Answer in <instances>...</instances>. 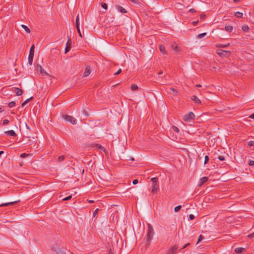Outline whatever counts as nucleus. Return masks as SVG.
<instances>
[{
    "mask_svg": "<svg viewBox=\"0 0 254 254\" xmlns=\"http://www.w3.org/2000/svg\"><path fill=\"white\" fill-rule=\"evenodd\" d=\"M154 235L153 229L150 224H148V232L147 234L146 245H149Z\"/></svg>",
    "mask_w": 254,
    "mask_h": 254,
    "instance_id": "obj_1",
    "label": "nucleus"
},
{
    "mask_svg": "<svg viewBox=\"0 0 254 254\" xmlns=\"http://www.w3.org/2000/svg\"><path fill=\"white\" fill-rule=\"evenodd\" d=\"M230 52L228 51L223 50L222 49H218L217 50V54L223 57H229V58H231L232 56L230 55Z\"/></svg>",
    "mask_w": 254,
    "mask_h": 254,
    "instance_id": "obj_2",
    "label": "nucleus"
},
{
    "mask_svg": "<svg viewBox=\"0 0 254 254\" xmlns=\"http://www.w3.org/2000/svg\"><path fill=\"white\" fill-rule=\"evenodd\" d=\"M63 118L66 121L70 123L73 125L76 124V120L72 116L66 115H63Z\"/></svg>",
    "mask_w": 254,
    "mask_h": 254,
    "instance_id": "obj_3",
    "label": "nucleus"
},
{
    "mask_svg": "<svg viewBox=\"0 0 254 254\" xmlns=\"http://www.w3.org/2000/svg\"><path fill=\"white\" fill-rule=\"evenodd\" d=\"M171 48L174 50L175 54H178L181 51V48L175 42L171 43Z\"/></svg>",
    "mask_w": 254,
    "mask_h": 254,
    "instance_id": "obj_4",
    "label": "nucleus"
},
{
    "mask_svg": "<svg viewBox=\"0 0 254 254\" xmlns=\"http://www.w3.org/2000/svg\"><path fill=\"white\" fill-rule=\"evenodd\" d=\"M194 114L192 112H190L183 117V120L185 122H190V120L194 119Z\"/></svg>",
    "mask_w": 254,
    "mask_h": 254,
    "instance_id": "obj_5",
    "label": "nucleus"
},
{
    "mask_svg": "<svg viewBox=\"0 0 254 254\" xmlns=\"http://www.w3.org/2000/svg\"><path fill=\"white\" fill-rule=\"evenodd\" d=\"M35 69L38 73L39 72L43 76L48 74L47 72L44 69V68L40 64H38L36 66Z\"/></svg>",
    "mask_w": 254,
    "mask_h": 254,
    "instance_id": "obj_6",
    "label": "nucleus"
},
{
    "mask_svg": "<svg viewBox=\"0 0 254 254\" xmlns=\"http://www.w3.org/2000/svg\"><path fill=\"white\" fill-rule=\"evenodd\" d=\"M178 249V247L177 245H175L170 248L166 254H176L177 250Z\"/></svg>",
    "mask_w": 254,
    "mask_h": 254,
    "instance_id": "obj_7",
    "label": "nucleus"
},
{
    "mask_svg": "<svg viewBox=\"0 0 254 254\" xmlns=\"http://www.w3.org/2000/svg\"><path fill=\"white\" fill-rule=\"evenodd\" d=\"M12 91L15 93L17 96H20L22 94L23 91L21 89L17 87H13Z\"/></svg>",
    "mask_w": 254,
    "mask_h": 254,
    "instance_id": "obj_8",
    "label": "nucleus"
},
{
    "mask_svg": "<svg viewBox=\"0 0 254 254\" xmlns=\"http://www.w3.org/2000/svg\"><path fill=\"white\" fill-rule=\"evenodd\" d=\"M160 52L164 56L167 55V52L166 51L164 45L160 44L158 46Z\"/></svg>",
    "mask_w": 254,
    "mask_h": 254,
    "instance_id": "obj_9",
    "label": "nucleus"
},
{
    "mask_svg": "<svg viewBox=\"0 0 254 254\" xmlns=\"http://www.w3.org/2000/svg\"><path fill=\"white\" fill-rule=\"evenodd\" d=\"M158 189H159V184H152L151 192L153 194L157 193V190Z\"/></svg>",
    "mask_w": 254,
    "mask_h": 254,
    "instance_id": "obj_10",
    "label": "nucleus"
},
{
    "mask_svg": "<svg viewBox=\"0 0 254 254\" xmlns=\"http://www.w3.org/2000/svg\"><path fill=\"white\" fill-rule=\"evenodd\" d=\"M91 69L90 66H87L85 68V70L83 73V76L87 77L91 73Z\"/></svg>",
    "mask_w": 254,
    "mask_h": 254,
    "instance_id": "obj_11",
    "label": "nucleus"
},
{
    "mask_svg": "<svg viewBox=\"0 0 254 254\" xmlns=\"http://www.w3.org/2000/svg\"><path fill=\"white\" fill-rule=\"evenodd\" d=\"M191 99L192 101H193L196 104H201V101L199 99V98L195 95H193L191 97Z\"/></svg>",
    "mask_w": 254,
    "mask_h": 254,
    "instance_id": "obj_12",
    "label": "nucleus"
},
{
    "mask_svg": "<svg viewBox=\"0 0 254 254\" xmlns=\"http://www.w3.org/2000/svg\"><path fill=\"white\" fill-rule=\"evenodd\" d=\"M117 9L121 13H127V11L122 6L120 5H116V6Z\"/></svg>",
    "mask_w": 254,
    "mask_h": 254,
    "instance_id": "obj_13",
    "label": "nucleus"
},
{
    "mask_svg": "<svg viewBox=\"0 0 254 254\" xmlns=\"http://www.w3.org/2000/svg\"><path fill=\"white\" fill-rule=\"evenodd\" d=\"M208 178L206 177H204L201 178L200 179L199 186H201L203 184H204L205 182H206L208 181Z\"/></svg>",
    "mask_w": 254,
    "mask_h": 254,
    "instance_id": "obj_14",
    "label": "nucleus"
},
{
    "mask_svg": "<svg viewBox=\"0 0 254 254\" xmlns=\"http://www.w3.org/2000/svg\"><path fill=\"white\" fill-rule=\"evenodd\" d=\"M246 251V250L244 248H237L235 250V252L238 254H242Z\"/></svg>",
    "mask_w": 254,
    "mask_h": 254,
    "instance_id": "obj_15",
    "label": "nucleus"
},
{
    "mask_svg": "<svg viewBox=\"0 0 254 254\" xmlns=\"http://www.w3.org/2000/svg\"><path fill=\"white\" fill-rule=\"evenodd\" d=\"M5 133L7 135H9L11 136H15L16 135V134L15 133V131L13 130L6 131L5 132Z\"/></svg>",
    "mask_w": 254,
    "mask_h": 254,
    "instance_id": "obj_16",
    "label": "nucleus"
},
{
    "mask_svg": "<svg viewBox=\"0 0 254 254\" xmlns=\"http://www.w3.org/2000/svg\"><path fill=\"white\" fill-rule=\"evenodd\" d=\"M94 147H96V149H99L101 151H104V152L105 151V148L103 146H102L101 144H96L95 145Z\"/></svg>",
    "mask_w": 254,
    "mask_h": 254,
    "instance_id": "obj_17",
    "label": "nucleus"
},
{
    "mask_svg": "<svg viewBox=\"0 0 254 254\" xmlns=\"http://www.w3.org/2000/svg\"><path fill=\"white\" fill-rule=\"evenodd\" d=\"M17 202V201H15L9 202L8 203H5L0 204V206L3 207V206H7L9 205H13V204H15V203H16Z\"/></svg>",
    "mask_w": 254,
    "mask_h": 254,
    "instance_id": "obj_18",
    "label": "nucleus"
},
{
    "mask_svg": "<svg viewBox=\"0 0 254 254\" xmlns=\"http://www.w3.org/2000/svg\"><path fill=\"white\" fill-rule=\"evenodd\" d=\"M34 55L29 54L28 56V63L30 65H32L33 61Z\"/></svg>",
    "mask_w": 254,
    "mask_h": 254,
    "instance_id": "obj_19",
    "label": "nucleus"
},
{
    "mask_svg": "<svg viewBox=\"0 0 254 254\" xmlns=\"http://www.w3.org/2000/svg\"><path fill=\"white\" fill-rule=\"evenodd\" d=\"M225 29L226 31L228 32H231L232 31L233 28V26L231 25H226L225 26Z\"/></svg>",
    "mask_w": 254,
    "mask_h": 254,
    "instance_id": "obj_20",
    "label": "nucleus"
},
{
    "mask_svg": "<svg viewBox=\"0 0 254 254\" xmlns=\"http://www.w3.org/2000/svg\"><path fill=\"white\" fill-rule=\"evenodd\" d=\"M68 42H69V40H68V41L66 44V47L65 49V54L67 53V52H68L71 49L70 44H68Z\"/></svg>",
    "mask_w": 254,
    "mask_h": 254,
    "instance_id": "obj_21",
    "label": "nucleus"
},
{
    "mask_svg": "<svg viewBox=\"0 0 254 254\" xmlns=\"http://www.w3.org/2000/svg\"><path fill=\"white\" fill-rule=\"evenodd\" d=\"M33 97H31L30 98L26 100L21 105L22 107H23L26 104H27L30 101L33 99Z\"/></svg>",
    "mask_w": 254,
    "mask_h": 254,
    "instance_id": "obj_22",
    "label": "nucleus"
},
{
    "mask_svg": "<svg viewBox=\"0 0 254 254\" xmlns=\"http://www.w3.org/2000/svg\"><path fill=\"white\" fill-rule=\"evenodd\" d=\"M34 49L35 45L34 44H32L30 49L29 54L34 55Z\"/></svg>",
    "mask_w": 254,
    "mask_h": 254,
    "instance_id": "obj_23",
    "label": "nucleus"
},
{
    "mask_svg": "<svg viewBox=\"0 0 254 254\" xmlns=\"http://www.w3.org/2000/svg\"><path fill=\"white\" fill-rule=\"evenodd\" d=\"M21 27L22 28H23L25 30V31L27 33H30V30L27 26L22 24V25H21Z\"/></svg>",
    "mask_w": 254,
    "mask_h": 254,
    "instance_id": "obj_24",
    "label": "nucleus"
},
{
    "mask_svg": "<svg viewBox=\"0 0 254 254\" xmlns=\"http://www.w3.org/2000/svg\"><path fill=\"white\" fill-rule=\"evenodd\" d=\"M243 14L240 12H236L235 13V16L238 18H242L243 17Z\"/></svg>",
    "mask_w": 254,
    "mask_h": 254,
    "instance_id": "obj_25",
    "label": "nucleus"
},
{
    "mask_svg": "<svg viewBox=\"0 0 254 254\" xmlns=\"http://www.w3.org/2000/svg\"><path fill=\"white\" fill-rule=\"evenodd\" d=\"M170 90H171L172 92L171 94H173V95H177L178 92L174 88H170Z\"/></svg>",
    "mask_w": 254,
    "mask_h": 254,
    "instance_id": "obj_26",
    "label": "nucleus"
},
{
    "mask_svg": "<svg viewBox=\"0 0 254 254\" xmlns=\"http://www.w3.org/2000/svg\"><path fill=\"white\" fill-rule=\"evenodd\" d=\"M151 181L152 182V184H158V178L156 177L151 178Z\"/></svg>",
    "mask_w": 254,
    "mask_h": 254,
    "instance_id": "obj_27",
    "label": "nucleus"
},
{
    "mask_svg": "<svg viewBox=\"0 0 254 254\" xmlns=\"http://www.w3.org/2000/svg\"><path fill=\"white\" fill-rule=\"evenodd\" d=\"M242 29L244 32H248L249 28L248 25H245L242 26Z\"/></svg>",
    "mask_w": 254,
    "mask_h": 254,
    "instance_id": "obj_28",
    "label": "nucleus"
},
{
    "mask_svg": "<svg viewBox=\"0 0 254 254\" xmlns=\"http://www.w3.org/2000/svg\"><path fill=\"white\" fill-rule=\"evenodd\" d=\"M138 88V86L136 84H133L131 85V89L132 90V91H135L136 90V89H137Z\"/></svg>",
    "mask_w": 254,
    "mask_h": 254,
    "instance_id": "obj_29",
    "label": "nucleus"
},
{
    "mask_svg": "<svg viewBox=\"0 0 254 254\" xmlns=\"http://www.w3.org/2000/svg\"><path fill=\"white\" fill-rule=\"evenodd\" d=\"M78 26H79V15H77L76 17V28H78Z\"/></svg>",
    "mask_w": 254,
    "mask_h": 254,
    "instance_id": "obj_30",
    "label": "nucleus"
},
{
    "mask_svg": "<svg viewBox=\"0 0 254 254\" xmlns=\"http://www.w3.org/2000/svg\"><path fill=\"white\" fill-rule=\"evenodd\" d=\"M181 208H182L181 205H179V206L175 207L174 208L175 212H179L181 210Z\"/></svg>",
    "mask_w": 254,
    "mask_h": 254,
    "instance_id": "obj_31",
    "label": "nucleus"
},
{
    "mask_svg": "<svg viewBox=\"0 0 254 254\" xmlns=\"http://www.w3.org/2000/svg\"><path fill=\"white\" fill-rule=\"evenodd\" d=\"M15 102L14 101L10 102L8 104V107L9 108L13 107L14 106H15Z\"/></svg>",
    "mask_w": 254,
    "mask_h": 254,
    "instance_id": "obj_32",
    "label": "nucleus"
},
{
    "mask_svg": "<svg viewBox=\"0 0 254 254\" xmlns=\"http://www.w3.org/2000/svg\"><path fill=\"white\" fill-rule=\"evenodd\" d=\"M206 35V33H203L200 34L197 36V38L201 39V38L204 37Z\"/></svg>",
    "mask_w": 254,
    "mask_h": 254,
    "instance_id": "obj_33",
    "label": "nucleus"
},
{
    "mask_svg": "<svg viewBox=\"0 0 254 254\" xmlns=\"http://www.w3.org/2000/svg\"><path fill=\"white\" fill-rule=\"evenodd\" d=\"M209 160V158L207 155H206L204 157V164H207Z\"/></svg>",
    "mask_w": 254,
    "mask_h": 254,
    "instance_id": "obj_34",
    "label": "nucleus"
},
{
    "mask_svg": "<svg viewBox=\"0 0 254 254\" xmlns=\"http://www.w3.org/2000/svg\"><path fill=\"white\" fill-rule=\"evenodd\" d=\"M64 159V155H61L58 158V161L59 162H62L63 161Z\"/></svg>",
    "mask_w": 254,
    "mask_h": 254,
    "instance_id": "obj_35",
    "label": "nucleus"
},
{
    "mask_svg": "<svg viewBox=\"0 0 254 254\" xmlns=\"http://www.w3.org/2000/svg\"><path fill=\"white\" fill-rule=\"evenodd\" d=\"M29 155H30L29 154H26V153H22L21 155H20V157L21 158H25L27 156H28Z\"/></svg>",
    "mask_w": 254,
    "mask_h": 254,
    "instance_id": "obj_36",
    "label": "nucleus"
},
{
    "mask_svg": "<svg viewBox=\"0 0 254 254\" xmlns=\"http://www.w3.org/2000/svg\"><path fill=\"white\" fill-rule=\"evenodd\" d=\"M101 6L104 9L106 10H107L108 8V5L106 3H102Z\"/></svg>",
    "mask_w": 254,
    "mask_h": 254,
    "instance_id": "obj_37",
    "label": "nucleus"
},
{
    "mask_svg": "<svg viewBox=\"0 0 254 254\" xmlns=\"http://www.w3.org/2000/svg\"><path fill=\"white\" fill-rule=\"evenodd\" d=\"M229 45H230V44H226V45L219 44L218 45V47H220V48H225V47H227L229 46Z\"/></svg>",
    "mask_w": 254,
    "mask_h": 254,
    "instance_id": "obj_38",
    "label": "nucleus"
},
{
    "mask_svg": "<svg viewBox=\"0 0 254 254\" xmlns=\"http://www.w3.org/2000/svg\"><path fill=\"white\" fill-rule=\"evenodd\" d=\"M71 197H72V195H69V196H68L63 198V200H64V201L68 200L70 199Z\"/></svg>",
    "mask_w": 254,
    "mask_h": 254,
    "instance_id": "obj_39",
    "label": "nucleus"
},
{
    "mask_svg": "<svg viewBox=\"0 0 254 254\" xmlns=\"http://www.w3.org/2000/svg\"><path fill=\"white\" fill-rule=\"evenodd\" d=\"M203 239H204L203 236H202L201 235H200L199 236V238H198V241H197V244H198L199 242H200L201 241H202Z\"/></svg>",
    "mask_w": 254,
    "mask_h": 254,
    "instance_id": "obj_40",
    "label": "nucleus"
},
{
    "mask_svg": "<svg viewBox=\"0 0 254 254\" xmlns=\"http://www.w3.org/2000/svg\"><path fill=\"white\" fill-rule=\"evenodd\" d=\"M99 209L98 208H97L95 209V210L94 211V213H93V217H95V216L97 214L98 211H99Z\"/></svg>",
    "mask_w": 254,
    "mask_h": 254,
    "instance_id": "obj_41",
    "label": "nucleus"
},
{
    "mask_svg": "<svg viewBox=\"0 0 254 254\" xmlns=\"http://www.w3.org/2000/svg\"><path fill=\"white\" fill-rule=\"evenodd\" d=\"M173 130L174 131H175L176 132H179V129L177 127L173 126Z\"/></svg>",
    "mask_w": 254,
    "mask_h": 254,
    "instance_id": "obj_42",
    "label": "nucleus"
},
{
    "mask_svg": "<svg viewBox=\"0 0 254 254\" xmlns=\"http://www.w3.org/2000/svg\"><path fill=\"white\" fill-rule=\"evenodd\" d=\"M248 145L249 146H253L254 145V141H250L248 142Z\"/></svg>",
    "mask_w": 254,
    "mask_h": 254,
    "instance_id": "obj_43",
    "label": "nucleus"
},
{
    "mask_svg": "<svg viewBox=\"0 0 254 254\" xmlns=\"http://www.w3.org/2000/svg\"><path fill=\"white\" fill-rule=\"evenodd\" d=\"M218 158L220 161H224L225 160V157L223 156H219Z\"/></svg>",
    "mask_w": 254,
    "mask_h": 254,
    "instance_id": "obj_44",
    "label": "nucleus"
},
{
    "mask_svg": "<svg viewBox=\"0 0 254 254\" xmlns=\"http://www.w3.org/2000/svg\"><path fill=\"white\" fill-rule=\"evenodd\" d=\"M9 123V121L7 119H5L3 121V125H6L7 124H8Z\"/></svg>",
    "mask_w": 254,
    "mask_h": 254,
    "instance_id": "obj_45",
    "label": "nucleus"
},
{
    "mask_svg": "<svg viewBox=\"0 0 254 254\" xmlns=\"http://www.w3.org/2000/svg\"><path fill=\"white\" fill-rule=\"evenodd\" d=\"M249 165L250 166H254V160H250L249 161Z\"/></svg>",
    "mask_w": 254,
    "mask_h": 254,
    "instance_id": "obj_46",
    "label": "nucleus"
},
{
    "mask_svg": "<svg viewBox=\"0 0 254 254\" xmlns=\"http://www.w3.org/2000/svg\"><path fill=\"white\" fill-rule=\"evenodd\" d=\"M194 218V216L193 214H190L189 216V220H193Z\"/></svg>",
    "mask_w": 254,
    "mask_h": 254,
    "instance_id": "obj_47",
    "label": "nucleus"
},
{
    "mask_svg": "<svg viewBox=\"0 0 254 254\" xmlns=\"http://www.w3.org/2000/svg\"><path fill=\"white\" fill-rule=\"evenodd\" d=\"M77 30V31H78V33L80 36V37H82V35H81V32H80V29H79V26H78V28H76Z\"/></svg>",
    "mask_w": 254,
    "mask_h": 254,
    "instance_id": "obj_48",
    "label": "nucleus"
},
{
    "mask_svg": "<svg viewBox=\"0 0 254 254\" xmlns=\"http://www.w3.org/2000/svg\"><path fill=\"white\" fill-rule=\"evenodd\" d=\"M122 72V69H119L116 72L114 73V75H117L120 74Z\"/></svg>",
    "mask_w": 254,
    "mask_h": 254,
    "instance_id": "obj_49",
    "label": "nucleus"
},
{
    "mask_svg": "<svg viewBox=\"0 0 254 254\" xmlns=\"http://www.w3.org/2000/svg\"><path fill=\"white\" fill-rule=\"evenodd\" d=\"M57 254H66V253L63 251H59L57 252Z\"/></svg>",
    "mask_w": 254,
    "mask_h": 254,
    "instance_id": "obj_50",
    "label": "nucleus"
},
{
    "mask_svg": "<svg viewBox=\"0 0 254 254\" xmlns=\"http://www.w3.org/2000/svg\"><path fill=\"white\" fill-rule=\"evenodd\" d=\"M138 183V180L135 179L133 181L132 183L133 185H136Z\"/></svg>",
    "mask_w": 254,
    "mask_h": 254,
    "instance_id": "obj_51",
    "label": "nucleus"
},
{
    "mask_svg": "<svg viewBox=\"0 0 254 254\" xmlns=\"http://www.w3.org/2000/svg\"><path fill=\"white\" fill-rule=\"evenodd\" d=\"M248 238L252 239L253 238H254V233L250 234L248 235Z\"/></svg>",
    "mask_w": 254,
    "mask_h": 254,
    "instance_id": "obj_52",
    "label": "nucleus"
},
{
    "mask_svg": "<svg viewBox=\"0 0 254 254\" xmlns=\"http://www.w3.org/2000/svg\"><path fill=\"white\" fill-rule=\"evenodd\" d=\"M198 20H197L196 21H193L192 22V23L193 25L196 26L197 25V24L198 23Z\"/></svg>",
    "mask_w": 254,
    "mask_h": 254,
    "instance_id": "obj_53",
    "label": "nucleus"
},
{
    "mask_svg": "<svg viewBox=\"0 0 254 254\" xmlns=\"http://www.w3.org/2000/svg\"><path fill=\"white\" fill-rule=\"evenodd\" d=\"M206 16L205 14H202L200 15V18L201 19H203Z\"/></svg>",
    "mask_w": 254,
    "mask_h": 254,
    "instance_id": "obj_54",
    "label": "nucleus"
},
{
    "mask_svg": "<svg viewBox=\"0 0 254 254\" xmlns=\"http://www.w3.org/2000/svg\"><path fill=\"white\" fill-rule=\"evenodd\" d=\"M190 245V243H188V244H186L183 248H182V249H185L186 248H187L188 246H189V245Z\"/></svg>",
    "mask_w": 254,
    "mask_h": 254,
    "instance_id": "obj_55",
    "label": "nucleus"
},
{
    "mask_svg": "<svg viewBox=\"0 0 254 254\" xmlns=\"http://www.w3.org/2000/svg\"><path fill=\"white\" fill-rule=\"evenodd\" d=\"M195 11H196L194 8H191L190 9V12L191 13L195 12Z\"/></svg>",
    "mask_w": 254,
    "mask_h": 254,
    "instance_id": "obj_56",
    "label": "nucleus"
},
{
    "mask_svg": "<svg viewBox=\"0 0 254 254\" xmlns=\"http://www.w3.org/2000/svg\"><path fill=\"white\" fill-rule=\"evenodd\" d=\"M83 114L85 116H87L88 115V113L87 112L85 111V110H84L83 112Z\"/></svg>",
    "mask_w": 254,
    "mask_h": 254,
    "instance_id": "obj_57",
    "label": "nucleus"
},
{
    "mask_svg": "<svg viewBox=\"0 0 254 254\" xmlns=\"http://www.w3.org/2000/svg\"><path fill=\"white\" fill-rule=\"evenodd\" d=\"M250 118H251V119H254V113L252 114L250 116Z\"/></svg>",
    "mask_w": 254,
    "mask_h": 254,
    "instance_id": "obj_58",
    "label": "nucleus"
},
{
    "mask_svg": "<svg viewBox=\"0 0 254 254\" xmlns=\"http://www.w3.org/2000/svg\"><path fill=\"white\" fill-rule=\"evenodd\" d=\"M3 153H4V152L3 151H0V157L1 156V155Z\"/></svg>",
    "mask_w": 254,
    "mask_h": 254,
    "instance_id": "obj_59",
    "label": "nucleus"
},
{
    "mask_svg": "<svg viewBox=\"0 0 254 254\" xmlns=\"http://www.w3.org/2000/svg\"><path fill=\"white\" fill-rule=\"evenodd\" d=\"M196 86L197 87H201V85H200V84H197V85H196Z\"/></svg>",
    "mask_w": 254,
    "mask_h": 254,
    "instance_id": "obj_60",
    "label": "nucleus"
},
{
    "mask_svg": "<svg viewBox=\"0 0 254 254\" xmlns=\"http://www.w3.org/2000/svg\"><path fill=\"white\" fill-rule=\"evenodd\" d=\"M234 1L235 2H239L240 1V0H234Z\"/></svg>",
    "mask_w": 254,
    "mask_h": 254,
    "instance_id": "obj_61",
    "label": "nucleus"
},
{
    "mask_svg": "<svg viewBox=\"0 0 254 254\" xmlns=\"http://www.w3.org/2000/svg\"><path fill=\"white\" fill-rule=\"evenodd\" d=\"M158 74H159V75H160V74H163V72H162V71H160V72H158Z\"/></svg>",
    "mask_w": 254,
    "mask_h": 254,
    "instance_id": "obj_62",
    "label": "nucleus"
},
{
    "mask_svg": "<svg viewBox=\"0 0 254 254\" xmlns=\"http://www.w3.org/2000/svg\"><path fill=\"white\" fill-rule=\"evenodd\" d=\"M3 110H2V109L1 108H0V113L3 112Z\"/></svg>",
    "mask_w": 254,
    "mask_h": 254,
    "instance_id": "obj_63",
    "label": "nucleus"
},
{
    "mask_svg": "<svg viewBox=\"0 0 254 254\" xmlns=\"http://www.w3.org/2000/svg\"><path fill=\"white\" fill-rule=\"evenodd\" d=\"M108 254H113L111 251H110Z\"/></svg>",
    "mask_w": 254,
    "mask_h": 254,
    "instance_id": "obj_64",
    "label": "nucleus"
}]
</instances>
